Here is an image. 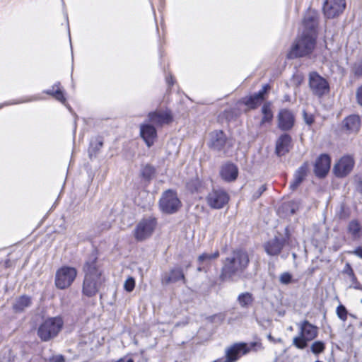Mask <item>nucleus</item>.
I'll list each match as a JSON object with an SVG mask.
<instances>
[{
  "label": "nucleus",
  "mask_w": 362,
  "mask_h": 362,
  "mask_svg": "<svg viewBox=\"0 0 362 362\" xmlns=\"http://www.w3.org/2000/svg\"><path fill=\"white\" fill-rule=\"evenodd\" d=\"M250 264L248 253L243 250H235L222 261L220 279L235 282L243 278Z\"/></svg>",
  "instance_id": "obj_1"
},
{
  "label": "nucleus",
  "mask_w": 362,
  "mask_h": 362,
  "mask_svg": "<svg viewBox=\"0 0 362 362\" xmlns=\"http://www.w3.org/2000/svg\"><path fill=\"white\" fill-rule=\"evenodd\" d=\"M96 260V255L92 254L89 256L83 267L85 278L82 291L88 297L96 295L104 281L101 272L97 267Z\"/></svg>",
  "instance_id": "obj_2"
},
{
  "label": "nucleus",
  "mask_w": 362,
  "mask_h": 362,
  "mask_svg": "<svg viewBox=\"0 0 362 362\" xmlns=\"http://www.w3.org/2000/svg\"><path fill=\"white\" fill-rule=\"evenodd\" d=\"M316 44V36L303 32L302 35L296 41L288 53L289 58L302 57L310 54Z\"/></svg>",
  "instance_id": "obj_3"
},
{
  "label": "nucleus",
  "mask_w": 362,
  "mask_h": 362,
  "mask_svg": "<svg viewBox=\"0 0 362 362\" xmlns=\"http://www.w3.org/2000/svg\"><path fill=\"white\" fill-rule=\"evenodd\" d=\"M64 322L60 317H49L39 326L37 334L42 341H48L56 337L63 327Z\"/></svg>",
  "instance_id": "obj_4"
},
{
  "label": "nucleus",
  "mask_w": 362,
  "mask_h": 362,
  "mask_svg": "<svg viewBox=\"0 0 362 362\" xmlns=\"http://www.w3.org/2000/svg\"><path fill=\"white\" fill-rule=\"evenodd\" d=\"M299 335L293 339V345L297 349H303L308 346V342L313 340L317 337L318 328L304 320L299 324Z\"/></svg>",
  "instance_id": "obj_5"
},
{
  "label": "nucleus",
  "mask_w": 362,
  "mask_h": 362,
  "mask_svg": "<svg viewBox=\"0 0 362 362\" xmlns=\"http://www.w3.org/2000/svg\"><path fill=\"white\" fill-rule=\"evenodd\" d=\"M157 226V220L153 216L144 217L137 223L134 230V236L137 241L149 238Z\"/></svg>",
  "instance_id": "obj_6"
},
{
  "label": "nucleus",
  "mask_w": 362,
  "mask_h": 362,
  "mask_svg": "<svg viewBox=\"0 0 362 362\" xmlns=\"http://www.w3.org/2000/svg\"><path fill=\"white\" fill-rule=\"evenodd\" d=\"M159 206L163 213L172 214L177 212L180 208L181 202L175 191L168 189L162 194L159 201Z\"/></svg>",
  "instance_id": "obj_7"
},
{
  "label": "nucleus",
  "mask_w": 362,
  "mask_h": 362,
  "mask_svg": "<svg viewBox=\"0 0 362 362\" xmlns=\"http://www.w3.org/2000/svg\"><path fill=\"white\" fill-rule=\"evenodd\" d=\"M230 197L228 192L221 188H213L206 197V204L214 209L223 208L228 202Z\"/></svg>",
  "instance_id": "obj_8"
},
{
  "label": "nucleus",
  "mask_w": 362,
  "mask_h": 362,
  "mask_svg": "<svg viewBox=\"0 0 362 362\" xmlns=\"http://www.w3.org/2000/svg\"><path fill=\"white\" fill-rule=\"evenodd\" d=\"M209 146L214 151L227 153L233 146V141L227 139L223 131H214L210 134Z\"/></svg>",
  "instance_id": "obj_9"
},
{
  "label": "nucleus",
  "mask_w": 362,
  "mask_h": 362,
  "mask_svg": "<svg viewBox=\"0 0 362 362\" xmlns=\"http://www.w3.org/2000/svg\"><path fill=\"white\" fill-rule=\"evenodd\" d=\"M77 275V272L74 267H63L59 269L55 275V285L59 289H65L69 287Z\"/></svg>",
  "instance_id": "obj_10"
},
{
  "label": "nucleus",
  "mask_w": 362,
  "mask_h": 362,
  "mask_svg": "<svg viewBox=\"0 0 362 362\" xmlns=\"http://www.w3.org/2000/svg\"><path fill=\"white\" fill-rule=\"evenodd\" d=\"M309 86L312 93L318 97H322L329 91L328 82L317 72L309 74Z\"/></svg>",
  "instance_id": "obj_11"
},
{
  "label": "nucleus",
  "mask_w": 362,
  "mask_h": 362,
  "mask_svg": "<svg viewBox=\"0 0 362 362\" xmlns=\"http://www.w3.org/2000/svg\"><path fill=\"white\" fill-rule=\"evenodd\" d=\"M354 164L355 161L351 156H344L335 163L334 173L338 177H346L352 171Z\"/></svg>",
  "instance_id": "obj_12"
},
{
  "label": "nucleus",
  "mask_w": 362,
  "mask_h": 362,
  "mask_svg": "<svg viewBox=\"0 0 362 362\" xmlns=\"http://www.w3.org/2000/svg\"><path fill=\"white\" fill-rule=\"evenodd\" d=\"M345 7V0H326L323 6L324 14L328 18H333L342 13Z\"/></svg>",
  "instance_id": "obj_13"
},
{
  "label": "nucleus",
  "mask_w": 362,
  "mask_h": 362,
  "mask_svg": "<svg viewBox=\"0 0 362 362\" xmlns=\"http://www.w3.org/2000/svg\"><path fill=\"white\" fill-rule=\"evenodd\" d=\"M269 90V85L265 84L257 93H254L248 98H244L243 103L247 107L249 110H255L264 103L266 95Z\"/></svg>",
  "instance_id": "obj_14"
},
{
  "label": "nucleus",
  "mask_w": 362,
  "mask_h": 362,
  "mask_svg": "<svg viewBox=\"0 0 362 362\" xmlns=\"http://www.w3.org/2000/svg\"><path fill=\"white\" fill-rule=\"evenodd\" d=\"M140 136L148 147L154 144L157 136L155 124L150 122H144L140 125Z\"/></svg>",
  "instance_id": "obj_15"
},
{
  "label": "nucleus",
  "mask_w": 362,
  "mask_h": 362,
  "mask_svg": "<svg viewBox=\"0 0 362 362\" xmlns=\"http://www.w3.org/2000/svg\"><path fill=\"white\" fill-rule=\"evenodd\" d=\"M180 280L185 282V274L180 267L172 268L168 272L163 274L161 277V283L163 285L176 283Z\"/></svg>",
  "instance_id": "obj_16"
},
{
  "label": "nucleus",
  "mask_w": 362,
  "mask_h": 362,
  "mask_svg": "<svg viewBox=\"0 0 362 362\" xmlns=\"http://www.w3.org/2000/svg\"><path fill=\"white\" fill-rule=\"evenodd\" d=\"M331 160L328 155L322 154L317 159L314 171L316 176L319 177H325L330 168Z\"/></svg>",
  "instance_id": "obj_17"
},
{
  "label": "nucleus",
  "mask_w": 362,
  "mask_h": 362,
  "mask_svg": "<svg viewBox=\"0 0 362 362\" xmlns=\"http://www.w3.org/2000/svg\"><path fill=\"white\" fill-rule=\"evenodd\" d=\"M303 32L307 34H312L316 36V28L317 26V15L314 11H309L303 18Z\"/></svg>",
  "instance_id": "obj_18"
},
{
  "label": "nucleus",
  "mask_w": 362,
  "mask_h": 362,
  "mask_svg": "<svg viewBox=\"0 0 362 362\" xmlns=\"http://www.w3.org/2000/svg\"><path fill=\"white\" fill-rule=\"evenodd\" d=\"M284 246V240L277 237L267 241L264 245V250L267 255L276 256L280 254Z\"/></svg>",
  "instance_id": "obj_19"
},
{
  "label": "nucleus",
  "mask_w": 362,
  "mask_h": 362,
  "mask_svg": "<svg viewBox=\"0 0 362 362\" xmlns=\"http://www.w3.org/2000/svg\"><path fill=\"white\" fill-rule=\"evenodd\" d=\"M308 171V163L305 162L294 173L293 181L289 185V188L294 191L303 182L307 176Z\"/></svg>",
  "instance_id": "obj_20"
},
{
  "label": "nucleus",
  "mask_w": 362,
  "mask_h": 362,
  "mask_svg": "<svg viewBox=\"0 0 362 362\" xmlns=\"http://www.w3.org/2000/svg\"><path fill=\"white\" fill-rule=\"evenodd\" d=\"M361 119L358 115H349L342 122V129L347 133H355L359 129Z\"/></svg>",
  "instance_id": "obj_21"
},
{
  "label": "nucleus",
  "mask_w": 362,
  "mask_h": 362,
  "mask_svg": "<svg viewBox=\"0 0 362 362\" xmlns=\"http://www.w3.org/2000/svg\"><path fill=\"white\" fill-rule=\"evenodd\" d=\"M220 175L225 181L233 182L238 175V167L233 163H227L221 167Z\"/></svg>",
  "instance_id": "obj_22"
},
{
  "label": "nucleus",
  "mask_w": 362,
  "mask_h": 362,
  "mask_svg": "<svg viewBox=\"0 0 362 362\" xmlns=\"http://www.w3.org/2000/svg\"><path fill=\"white\" fill-rule=\"evenodd\" d=\"M243 355L240 343H235L225 349L223 362H236Z\"/></svg>",
  "instance_id": "obj_23"
},
{
  "label": "nucleus",
  "mask_w": 362,
  "mask_h": 362,
  "mask_svg": "<svg viewBox=\"0 0 362 362\" xmlns=\"http://www.w3.org/2000/svg\"><path fill=\"white\" fill-rule=\"evenodd\" d=\"M291 147V137L284 134L279 136L276 143V153L279 156H284Z\"/></svg>",
  "instance_id": "obj_24"
},
{
  "label": "nucleus",
  "mask_w": 362,
  "mask_h": 362,
  "mask_svg": "<svg viewBox=\"0 0 362 362\" xmlns=\"http://www.w3.org/2000/svg\"><path fill=\"white\" fill-rule=\"evenodd\" d=\"M294 124L293 115H279L278 127L283 131L289 130Z\"/></svg>",
  "instance_id": "obj_25"
},
{
  "label": "nucleus",
  "mask_w": 362,
  "mask_h": 362,
  "mask_svg": "<svg viewBox=\"0 0 362 362\" xmlns=\"http://www.w3.org/2000/svg\"><path fill=\"white\" fill-rule=\"evenodd\" d=\"M32 303L30 297L23 295L18 298L13 305V309L16 313L23 311L26 308L30 306Z\"/></svg>",
  "instance_id": "obj_26"
},
{
  "label": "nucleus",
  "mask_w": 362,
  "mask_h": 362,
  "mask_svg": "<svg viewBox=\"0 0 362 362\" xmlns=\"http://www.w3.org/2000/svg\"><path fill=\"white\" fill-rule=\"evenodd\" d=\"M240 345L242 347L243 355L247 354L251 351L257 352L259 351H262L264 349L260 341H252L249 344L240 342Z\"/></svg>",
  "instance_id": "obj_27"
},
{
  "label": "nucleus",
  "mask_w": 362,
  "mask_h": 362,
  "mask_svg": "<svg viewBox=\"0 0 362 362\" xmlns=\"http://www.w3.org/2000/svg\"><path fill=\"white\" fill-rule=\"evenodd\" d=\"M172 115H150V122L157 126H163L172 122Z\"/></svg>",
  "instance_id": "obj_28"
},
{
  "label": "nucleus",
  "mask_w": 362,
  "mask_h": 362,
  "mask_svg": "<svg viewBox=\"0 0 362 362\" xmlns=\"http://www.w3.org/2000/svg\"><path fill=\"white\" fill-rule=\"evenodd\" d=\"M237 301L241 308H247L253 303L254 297L251 293L244 292L238 295Z\"/></svg>",
  "instance_id": "obj_29"
},
{
  "label": "nucleus",
  "mask_w": 362,
  "mask_h": 362,
  "mask_svg": "<svg viewBox=\"0 0 362 362\" xmlns=\"http://www.w3.org/2000/svg\"><path fill=\"white\" fill-rule=\"evenodd\" d=\"M347 230L353 238L358 239L360 238V231L361 230V227L360 223L358 221H351L348 225Z\"/></svg>",
  "instance_id": "obj_30"
},
{
  "label": "nucleus",
  "mask_w": 362,
  "mask_h": 362,
  "mask_svg": "<svg viewBox=\"0 0 362 362\" xmlns=\"http://www.w3.org/2000/svg\"><path fill=\"white\" fill-rule=\"evenodd\" d=\"M219 257V252L218 250L215 251L211 254L209 253H203L198 257V262L199 264H208L212 260L217 259Z\"/></svg>",
  "instance_id": "obj_31"
},
{
  "label": "nucleus",
  "mask_w": 362,
  "mask_h": 362,
  "mask_svg": "<svg viewBox=\"0 0 362 362\" xmlns=\"http://www.w3.org/2000/svg\"><path fill=\"white\" fill-rule=\"evenodd\" d=\"M103 141L100 137H97L95 141L90 142V146L88 150L89 156L92 158L95 157L99 150L102 148Z\"/></svg>",
  "instance_id": "obj_32"
},
{
  "label": "nucleus",
  "mask_w": 362,
  "mask_h": 362,
  "mask_svg": "<svg viewBox=\"0 0 362 362\" xmlns=\"http://www.w3.org/2000/svg\"><path fill=\"white\" fill-rule=\"evenodd\" d=\"M46 93L54 96L57 100L61 102L65 100L64 94L59 87V84L54 85L52 89H49L46 91Z\"/></svg>",
  "instance_id": "obj_33"
},
{
  "label": "nucleus",
  "mask_w": 362,
  "mask_h": 362,
  "mask_svg": "<svg viewBox=\"0 0 362 362\" xmlns=\"http://www.w3.org/2000/svg\"><path fill=\"white\" fill-rule=\"evenodd\" d=\"M325 349V344L322 341H315L310 346L311 351L315 355L322 353Z\"/></svg>",
  "instance_id": "obj_34"
},
{
  "label": "nucleus",
  "mask_w": 362,
  "mask_h": 362,
  "mask_svg": "<svg viewBox=\"0 0 362 362\" xmlns=\"http://www.w3.org/2000/svg\"><path fill=\"white\" fill-rule=\"evenodd\" d=\"M141 173L144 179L149 180L155 173V168L150 165H146L141 169Z\"/></svg>",
  "instance_id": "obj_35"
},
{
  "label": "nucleus",
  "mask_w": 362,
  "mask_h": 362,
  "mask_svg": "<svg viewBox=\"0 0 362 362\" xmlns=\"http://www.w3.org/2000/svg\"><path fill=\"white\" fill-rule=\"evenodd\" d=\"M336 313L337 317L342 321L345 322L347 320L348 312L346 307L341 304L339 305L337 308Z\"/></svg>",
  "instance_id": "obj_36"
},
{
  "label": "nucleus",
  "mask_w": 362,
  "mask_h": 362,
  "mask_svg": "<svg viewBox=\"0 0 362 362\" xmlns=\"http://www.w3.org/2000/svg\"><path fill=\"white\" fill-rule=\"evenodd\" d=\"M201 186V183L198 179H192L187 183V188L191 192L198 191Z\"/></svg>",
  "instance_id": "obj_37"
},
{
  "label": "nucleus",
  "mask_w": 362,
  "mask_h": 362,
  "mask_svg": "<svg viewBox=\"0 0 362 362\" xmlns=\"http://www.w3.org/2000/svg\"><path fill=\"white\" fill-rule=\"evenodd\" d=\"M284 209L290 211V214H294L298 209V203L294 201L289 202L284 204Z\"/></svg>",
  "instance_id": "obj_38"
},
{
  "label": "nucleus",
  "mask_w": 362,
  "mask_h": 362,
  "mask_svg": "<svg viewBox=\"0 0 362 362\" xmlns=\"http://www.w3.org/2000/svg\"><path fill=\"white\" fill-rule=\"evenodd\" d=\"M135 287V280L133 277H129L124 284V288L127 292H131Z\"/></svg>",
  "instance_id": "obj_39"
},
{
  "label": "nucleus",
  "mask_w": 362,
  "mask_h": 362,
  "mask_svg": "<svg viewBox=\"0 0 362 362\" xmlns=\"http://www.w3.org/2000/svg\"><path fill=\"white\" fill-rule=\"evenodd\" d=\"M343 273L347 274L352 281H356V277L354 274V270L349 263H346L343 269Z\"/></svg>",
  "instance_id": "obj_40"
},
{
  "label": "nucleus",
  "mask_w": 362,
  "mask_h": 362,
  "mask_svg": "<svg viewBox=\"0 0 362 362\" xmlns=\"http://www.w3.org/2000/svg\"><path fill=\"white\" fill-rule=\"evenodd\" d=\"M292 276L288 272H284L280 275L279 281L283 284H288L291 282Z\"/></svg>",
  "instance_id": "obj_41"
},
{
  "label": "nucleus",
  "mask_w": 362,
  "mask_h": 362,
  "mask_svg": "<svg viewBox=\"0 0 362 362\" xmlns=\"http://www.w3.org/2000/svg\"><path fill=\"white\" fill-rule=\"evenodd\" d=\"M351 71L357 77L362 76V64H354L352 66Z\"/></svg>",
  "instance_id": "obj_42"
},
{
  "label": "nucleus",
  "mask_w": 362,
  "mask_h": 362,
  "mask_svg": "<svg viewBox=\"0 0 362 362\" xmlns=\"http://www.w3.org/2000/svg\"><path fill=\"white\" fill-rule=\"evenodd\" d=\"M266 189H267L266 185H262L258 188V189L256 192H254V194H252V198L254 199H258Z\"/></svg>",
  "instance_id": "obj_43"
},
{
  "label": "nucleus",
  "mask_w": 362,
  "mask_h": 362,
  "mask_svg": "<svg viewBox=\"0 0 362 362\" xmlns=\"http://www.w3.org/2000/svg\"><path fill=\"white\" fill-rule=\"evenodd\" d=\"M272 103L270 102L264 103L262 107V113H272Z\"/></svg>",
  "instance_id": "obj_44"
},
{
  "label": "nucleus",
  "mask_w": 362,
  "mask_h": 362,
  "mask_svg": "<svg viewBox=\"0 0 362 362\" xmlns=\"http://www.w3.org/2000/svg\"><path fill=\"white\" fill-rule=\"evenodd\" d=\"M356 95L358 103L362 106V85L357 88Z\"/></svg>",
  "instance_id": "obj_45"
},
{
  "label": "nucleus",
  "mask_w": 362,
  "mask_h": 362,
  "mask_svg": "<svg viewBox=\"0 0 362 362\" xmlns=\"http://www.w3.org/2000/svg\"><path fill=\"white\" fill-rule=\"evenodd\" d=\"M303 119H304L305 122L307 124L310 125L313 123L314 115H303Z\"/></svg>",
  "instance_id": "obj_46"
},
{
  "label": "nucleus",
  "mask_w": 362,
  "mask_h": 362,
  "mask_svg": "<svg viewBox=\"0 0 362 362\" xmlns=\"http://www.w3.org/2000/svg\"><path fill=\"white\" fill-rule=\"evenodd\" d=\"M351 253L362 259V246L357 247Z\"/></svg>",
  "instance_id": "obj_47"
},
{
  "label": "nucleus",
  "mask_w": 362,
  "mask_h": 362,
  "mask_svg": "<svg viewBox=\"0 0 362 362\" xmlns=\"http://www.w3.org/2000/svg\"><path fill=\"white\" fill-rule=\"evenodd\" d=\"M51 362H64V358L62 355H57L52 358Z\"/></svg>",
  "instance_id": "obj_48"
},
{
  "label": "nucleus",
  "mask_w": 362,
  "mask_h": 362,
  "mask_svg": "<svg viewBox=\"0 0 362 362\" xmlns=\"http://www.w3.org/2000/svg\"><path fill=\"white\" fill-rule=\"evenodd\" d=\"M272 116L273 115H264V117L261 120V124L271 122L272 119Z\"/></svg>",
  "instance_id": "obj_49"
},
{
  "label": "nucleus",
  "mask_w": 362,
  "mask_h": 362,
  "mask_svg": "<svg viewBox=\"0 0 362 362\" xmlns=\"http://www.w3.org/2000/svg\"><path fill=\"white\" fill-rule=\"evenodd\" d=\"M267 339L272 343H281L282 339L281 338L275 339L270 334L267 335Z\"/></svg>",
  "instance_id": "obj_50"
},
{
  "label": "nucleus",
  "mask_w": 362,
  "mask_h": 362,
  "mask_svg": "<svg viewBox=\"0 0 362 362\" xmlns=\"http://www.w3.org/2000/svg\"><path fill=\"white\" fill-rule=\"evenodd\" d=\"M167 82L168 83V84L170 86V85H173V78L170 77V78H167Z\"/></svg>",
  "instance_id": "obj_51"
},
{
  "label": "nucleus",
  "mask_w": 362,
  "mask_h": 362,
  "mask_svg": "<svg viewBox=\"0 0 362 362\" xmlns=\"http://www.w3.org/2000/svg\"><path fill=\"white\" fill-rule=\"evenodd\" d=\"M127 362H134V361H133V359L130 358V359H128Z\"/></svg>",
  "instance_id": "obj_52"
},
{
  "label": "nucleus",
  "mask_w": 362,
  "mask_h": 362,
  "mask_svg": "<svg viewBox=\"0 0 362 362\" xmlns=\"http://www.w3.org/2000/svg\"><path fill=\"white\" fill-rule=\"evenodd\" d=\"M279 113L282 114V113H288V112L286 111H281Z\"/></svg>",
  "instance_id": "obj_53"
},
{
  "label": "nucleus",
  "mask_w": 362,
  "mask_h": 362,
  "mask_svg": "<svg viewBox=\"0 0 362 362\" xmlns=\"http://www.w3.org/2000/svg\"><path fill=\"white\" fill-rule=\"evenodd\" d=\"M285 99L287 100L288 99V96H285Z\"/></svg>",
  "instance_id": "obj_54"
},
{
  "label": "nucleus",
  "mask_w": 362,
  "mask_h": 362,
  "mask_svg": "<svg viewBox=\"0 0 362 362\" xmlns=\"http://www.w3.org/2000/svg\"><path fill=\"white\" fill-rule=\"evenodd\" d=\"M201 270H202L201 267H199L198 271H201Z\"/></svg>",
  "instance_id": "obj_55"
},
{
  "label": "nucleus",
  "mask_w": 362,
  "mask_h": 362,
  "mask_svg": "<svg viewBox=\"0 0 362 362\" xmlns=\"http://www.w3.org/2000/svg\"><path fill=\"white\" fill-rule=\"evenodd\" d=\"M151 113L156 114V113H157V112H152Z\"/></svg>",
  "instance_id": "obj_56"
},
{
  "label": "nucleus",
  "mask_w": 362,
  "mask_h": 362,
  "mask_svg": "<svg viewBox=\"0 0 362 362\" xmlns=\"http://www.w3.org/2000/svg\"><path fill=\"white\" fill-rule=\"evenodd\" d=\"M315 362H322V361H315Z\"/></svg>",
  "instance_id": "obj_57"
}]
</instances>
